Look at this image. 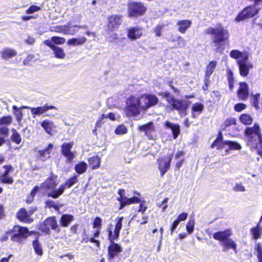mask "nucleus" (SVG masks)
<instances>
[{"label": "nucleus", "instance_id": "1", "mask_svg": "<svg viewBox=\"0 0 262 262\" xmlns=\"http://www.w3.org/2000/svg\"><path fill=\"white\" fill-rule=\"evenodd\" d=\"M158 101V97L153 94L132 96L126 99L124 113L128 117L139 119L142 114H144L149 108L156 105Z\"/></svg>", "mask_w": 262, "mask_h": 262}, {"label": "nucleus", "instance_id": "2", "mask_svg": "<svg viewBox=\"0 0 262 262\" xmlns=\"http://www.w3.org/2000/svg\"><path fill=\"white\" fill-rule=\"evenodd\" d=\"M245 133L247 145L257 149V154L262 157V135L259 126L256 123L253 127L246 128Z\"/></svg>", "mask_w": 262, "mask_h": 262}, {"label": "nucleus", "instance_id": "3", "mask_svg": "<svg viewBox=\"0 0 262 262\" xmlns=\"http://www.w3.org/2000/svg\"><path fill=\"white\" fill-rule=\"evenodd\" d=\"M205 32L206 34L212 35V41L215 44L216 51L219 52L220 51L221 43L227 40L229 37L228 30L221 25L214 28H208Z\"/></svg>", "mask_w": 262, "mask_h": 262}, {"label": "nucleus", "instance_id": "4", "mask_svg": "<svg viewBox=\"0 0 262 262\" xmlns=\"http://www.w3.org/2000/svg\"><path fill=\"white\" fill-rule=\"evenodd\" d=\"M128 16L138 17L143 15L147 11V8L141 2H131L127 4Z\"/></svg>", "mask_w": 262, "mask_h": 262}, {"label": "nucleus", "instance_id": "5", "mask_svg": "<svg viewBox=\"0 0 262 262\" xmlns=\"http://www.w3.org/2000/svg\"><path fill=\"white\" fill-rule=\"evenodd\" d=\"M85 28L83 26L61 25L51 26L50 30L52 32L62 33L64 35H74L79 29Z\"/></svg>", "mask_w": 262, "mask_h": 262}, {"label": "nucleus", "instance_id": "6", "mask_svg": "<svg viewBox=\"0 0 262 262\" xmlns=\"http://www.w3.org/2000/svg\"><path fill=\"white\" fill-rule=\"evenodd\" d=\"M77 182V177L75 176L69 180H67L64 184L60 186L59 188L57 190H54L52 192L48 194V196L52 197L54 199L58 198L61 195L64 189L68 187H71L73 185Z\"/></svg>", "mask_w": 262, "mask_h": 262}, {"label": "nucleus", "instance_id": "7", "mask_svg": "<svg viewBox=\"0 0 262 262\" xmlns=\"http://www.w3.org/2000/svg\"><path fill=\"white\" fill-rule=\"evenodd\" d=\"M172 157L173 153H171L157 160L158 169L160 171L161 177H163L170 169V162L172 159Z\"/></svg>", "mask_w": 262, "mask_h": 262}, {"label": "nucleus", "instance_id": "8", "mask_svg": "<svg viewBox=\"0 0 262 262\" xmlns=\"http://www.w3.org/2000/svg\"><path fill=\"white\" fill-rule=\"evenodd\" d=\"M57 228L58 224L55 217L47 218L39 227V229L46 234H51L50 229L56 230Z\"/></svg>", "mask_w": 262, "mask_h": 262}, {"label": "nucleus", "instance_id": "9", "mask_svg": "<svg viewBox=\"0 0 262 262\" xmlns=\"http://www.w3.org/2000/svg\"><path fill=\"white\" fill-rule=\"evenodd\" d=\"M190 103V102L188 100L177 99L171 109L177 110L180 116L183 117L187 115V111Z\"/></svg>", "mask_w": 262, "mask_h": 262}, {"label": "nucleus", "instance_id": "10", "mask_svg": "<svg viewBox=\"0 0 262 262\" xmlns=\"http://www.w3.org/2000/svg\"><path fill=\"white\" fill-rule=\"evenodd\" d=\"M257 5L255 4L254 6H249L246 8L241 13L236 17V20L241 21L243 19L251 18L255 16L257 13L258 9L256 7Z\"/></svg>", "mask_w": 262, "mask_h": 262}, {"label": "nucleus", "instance_id": "11", "mask_svg": "<svg viewBox=\"0 0 262 262\" xmlns=\"http://www.w3.org/2000/svg\"><path fill=\"white\" fill-rule=\"evenodd\" d=\"M21 108H29L34 118L36 116H41L45 114L46 112L49 110L54 109L56 111H57V108L55 106L52 105H48L47 104H46L42 106H39L36 107H30L23 106L21 107Z\"/></svg>", "mask_w": 262, "mask_h": 262}, {"label": "nucleus", "instance_id": "12", "mask_svg": "<svg viewBox=\"0 0 262 262\" xmlns=\"http://www.w3.org/2000/svg\"><path fill=\"white\" fill-rule=\"evenodd\" d=\"M237 63L241 75L244 77L248 75L249 69L252 68V65L248 61V56H245L244 59L238 60Z\"/></svg>", "mask_w": 262, "mask_h": 262}, {"label": "nucleus", "instance_id": "13", "mask_svg": "<svg viewBox=\"0 0 262 262\" xmlns=\"http://www.w3.org/2000/svg\"><path fill=\"white\" fill-rule=\"evenodd\" d=\"M58 184L57 176L51 174L40 185L41 189L53 190Z\"/></svg>", "mask_w": 262, "mask_h": 262}, {"label": "nucleus", "instance_id": "14", "mask_svg": "<svg viewBox=\"0 0 262 262\" xmlns=\"http://www.w3.org/2000/svg\"><path fill=\"white\" fill-rule=\"evenodd\" d=\"M142 34L143 28L138 26L129 27L127 29V36L132 41L139 39Z\"/></svg>", "mask_w": 262, "mask_h": 262}, {"label": "nucleus", "instance_id": "15", "mask_svg": "<svg viewBox=\"0 0 262 262\" xmlns=\"http://www.w3.org/2000/svg\"><path fill=\"white\" fill-rule=\"evenodd\" d=\"M122 16L112 15L108 18L107 28L110 31L117 29L122 23Z\"/></svg>", "mask_w": 262, "mask_h": 262}, {"label": "nucleus", "instance_id": "16", "mask_svg": "<svg viewBox=\"0 0 262 262\" xmlns=\"http://www.w3.org/2000/svg\"><path fill=\"white\" fill-rule=\"evenodd\" d=\"M123 217H118L116 219V224L114 233L111 229L107 228L108 232V239L111 242L117 239L119 236L120 231L122 228V222Z\"/></svg>", "mask_w": 262, "mask_h": 262}, {"label": "nucleus", "instance_id": "17", "mask_svg": "<svg viewBox=\"0 0 262 262\" xmlns=\"http://www.w3.org/2000/svg\"><path fill=\"white\" fill-rule=\"evenodd\" d=\"M5 171L0 175V181L2 183L12 184L13 182V178L9 175L10 171L12 169L11 165H5L4 167Z\"/></svg>", "mask_w": 262, "mask_h": 262}, {"label": "nucleus", "instance_id": "18", "mask_svg": "<svg viewBox=\"0 0 262 262\" xmlns=\"http://www.w3.org/2000/svg\"><path fill=\"white\" fill-rule=\"evenodd\" d=\"M73 144V142H72L70 143H64L61 146L62 153L69 162L72 161L75 157V154L71 151Z\"/></svg>", "mask_w": 262, "mask_h": 262}, {"label": "nucleus", "instance_id": "19", "mask_svg": "<svg viewBox=\"0 0 262 262\" xmlns=\"http://www.w3.org/2000/svg\"><path fill=\"white\" fill-rule=\"evenodd\" d=\"M43 43L46 46L50 47L53 51L55 57L59 59H63L66 54L63 50L60 47L55 46L54 44L51 43L49 40H45L43 41Z\"/></svg>", "mask_w": 262, "mask_h": 262}, {"label": "nucleus", "instance_id": "20", "mask_svg": "<svg viewBox=\"0 0 262 262\" xmlns=\"http://www.w3.org/2000/svg\"><path fill=\"white\" fill-rule=\"evenodd\" d=\"M248 85L244 82L239 83V88L238 90L237 96L239 99L245 100L248 97Z\"/></svg>", "mask_w": 262, "mask_h": 262}, {"label": "nucleus", "instance_id": "21", "mask_svg": "<svg viewBox=\"0 0 262 262\" xmlns=\"http://www.w3.org/2000/svg\"><path fill=\"white\" fill-rule=\"evenodd\" d=\"M192 24L191 20L188 19L179 20L177 22V26L179 32L184 34Z\"/></svg>", "mask_w": 262, "mask_h": 262}, {"label": "nucleus", "instance_id": "22", "mask_svg": "<svg viewBox=\"0 0 262 262\" xmlns=\"http://www.w3.org/2000/svg\"><path fill=\"white\" fill-rule=\"evenodd\" d=\"M112 243L108 248V256L110 258H114L122 251L121 247L118 244Z\"/></svg>", "mask_w": 262, "mask_h": 262}, {"label": "nucleus", "instance_id": "23", "mask_svg": "<svg viewBox=\"0 0 262 262\" xmlns=\"http://www.w3.org/2000/svg\"><path fill=\"white\" fill-rule=\"evenodd\" d=\"M232 235V231L230 229L225 231H219L213 234V237L219 241H225Z\"/></svg>", "mask_w": 262, "mask_h": 262}, {"label": "nucleus", "instance_id": "24", "mask_svg": "<svg viewBox=\"0 0 262 262\" xmlns=\"http://www.w3.org/2000/svg\"><path fill=\"white\" fill-rule=\"evenodd\" d=\"M17 218L26 223H30L33 219L30 217V214L24 208L21 209L17 214Z\"/></svg>", "mask_w": 262, "mask_h": 262}, {"label": "nucleus", "instance_id": "25", "mask_svg": "<svg viewBox=\"0 0 262 262\" xmlns=\"http://www.w3.org/2000/svg\"><path fill=\"white\" fill-rule=\"evenodd\" d=\"M118 200L120 202L121 206L120 209H122L125 205L138 203L140 199L136 196H134L131 198H127L125 196H121Z\"/></svg>", "mask_w": 262, "mask_h": 262}, {"label": "nucleus", "instance_id": "26", "mask_svg": "<svg viewBox=\"0 0 262 262\" xmlns=\"http://www.w3.org/2000/svg\"><path fill=\"white\" fill-rule=\"evenodd\" d=\"M204 109L203 104L199 102L194 103L191 107V114L193 118H196L200 115Z\"/></svg>", "mask_w": 262, "mask_h": 262}, {"label": "nucleus", "instance_id": "27", "mask_svg": "<svg viewBox=\"0 0 262 262\" xmlns=\"http://www.w3.org/2000/svg\"><path fill=\"white\" fill-rule=\"evenodd\" d=\"M2 58L5 60L15 57L17 55V52L13 49L4 48L1 52Z\"/></svg>", "mask_w": 262, "mask_h": 262}, {"label": "nucleus", "instance_id": "28", "mask_svg": "<svg viewBox=\"0 0 262 262\" xmlns=\"http://www.w3.org/2000/svg\"><path fill=\"white\" fill-rule=\"evenodd\" d=\"M164 125L166 128H169L171 130L173 138L176 139L180 132L179 125L177 124L170 123L168 121H166L164 123Z\"/></svg>", "mask_w": 262, "mask_h": 262}, {"label": "nucleus", "instance_id": "29", "mask_svg": "<svg viewBox=\"0 0 262 262\" xmlns=\"http://www.w3.org/2000/svg\"><path fill=\"white\" fill-rule=\"evenodd\" d=\"M41 126L47 134L50 135H52L53 129L55 128L54 123L47 120L43 121L41 123Z\"/></svg>", "mask_w": 262, "mask_h": 262}, {"label": "nucleus", "instance_id": "30", "mask_svg": "<svg viewBox=\"0 0 262 262\" xmlns=\"http://www.w3.org/2000/svg\"><path fill=\"white\" fill-rule=\"evenodd\" d=\"M86 41V38L84 37L73 38L67 41V44L69 46H78L84 44Z\"/></svg>", "mask_w": 262, "mask_h": 262}, {"label": "nucleus", "instance_id": "31", "mask_svg": "<svg viewBox=\"0 0 262 262\" xmlns=\"http://www.w3.org/2000/svg\"><path fill=\"white\" fill-rule=\"evenodd\" d=\"M13 232H17L23 238H27L30 234H31V233H29L27 228L20 227L18 225L15 226L14 227Z\"/></svg>", "mask_w": 262, "mask_h": 262}, {"label": "nucleus", "instance_id": "32", "mask_svg": "<svg viewBox=\"0 0 262 262\" xmlns=\"http://www.w3.org/2000/svg\"><path fill=\"white\" fill-rule=\"evenodd\" d=\"M250 232L254 239L260 238L262 235V227L258 223L256 226L251 228Z\"/></svg>", "mask_w": 262, "mask_h": 262}, {"label": "nucleus", "instance_id": "33", "mask_svg": "<svg viewBox=\"0 0 262 262\" xmlns=\"http://www.w3.org/2000/svg\"><path fill=\"white\" fill-rule=\"evenodd\" d=\"M53 147V145L50 143L45 149L41 150L38 151L40 158L42 160H46L47 159L50 158Z\"/></svg>", "mask_w": 262, "mask_h": 262}, {"label": "nucleus", "instance_id": "34", "mask_svg": "<svg viewBox=\"0 0 262 262\" xmlns=\"http://www.w3.org/2000/svg\"><path fill=\"white\" fill-rule=\"evenodd\" d=\"M223 246L225 251H228L229 249H233L236 252V245L231 239H227L223 243Z\"/></svg>", "mask_w": 262, "mask_h": 262}, {"label": "nucleus", "instance_id": "35", "mask_svg": "<svg viewBox=\"0 0 262 262\" xmlns=\"http://www.w3.org/2000/svg\"><path fill=\"white\" fill-rule=\"evenodd\" d=\"M139 129L140 131L144 132L146 135H148L155 130V127L153 123L149 122L146 124L140 126Z\"/></svg>", "mask_w": 262, "mask_h": 262}, {"label": "nucleus", "instance_id": "36", "mask_svg": "<svg viewBox=\"0 0 262 262\" xmlns=\"http://www.w3.org/2000/svg\"><path fill=\"white\" fill-rule=\"evenodd\" d=\"M74 216L72 215L63 214L61 216L60 223L62 226L68 227L70 223L73 221Z\"/></svg>", "mask_w": 262, "mask_h": 262}, {"label": "nucleus", "instance_id": "37", "mask_svg": "<svg viewBox=\"0 0 262 262\" xmlns=\"http://www.w3.org/2000/svg\"><path fill=\"white\" fill-rule=\"evenodd\" d=\"M87 168V164L84 162H81L75 165L74 169L77 173L81 174L86 171Z\"/></svg>", "mask_w": 262, "mask_h": 262}, {"label": "nucleus", "instance_id": "38", "mask_svg": "<svg viewBox=\"0 0 262 262\" xmlns=\"http://www.w3.org/2000/svg\"><path fill=\"white\" fill-rule=\"evenodd\" d=\"M89 162L93 169H96L100 166V158L97 156H94L89 159Z\"/></svg>", "mask_w": 262, "mask_h": 262}, {"label": "nucleus", "instance_id": "39", "mask_svg": "<svg viewBox=\"0 0 262 262\" xmlns=\"http://www.w3.org/2000/svg\"><path fill=\"white\" fill-rule=\"evenodd\" d=\"M32 246L33 247L35 253L41 256L43 254L42 248L40 244V243L38 242L37 239L34 240L32 242Z\"/></svg>", "mask_w": 262, "mask_h": 262}, {"label": "nucleus", "instance_id": "40", "mask_svg": "<svg viewBox=\"0 0 262 262\" xmlns=\"http://www.w3.org/2000/svg\"><path fill=\"white\" fill-rule=\"evenodd\" d=\"M160 95L163 98H165L171 107L177 100V99L174 98L173 96L168 92H163Z\"/></svg>", "mask_w": 262, "mask_h": 262}, {"label": "nucleus", "instance_id": "41", "mask_svg": "<svg viewBox=\"0 0 262 262\" xmlns=\"http://www.w3.org/2000/svg\"><path fill=\"white\" fill-rule=\"evenodd\" d=\"M216 63L217 62L215 61H211L209 62L206 67V77H209L212 74L215 69Z\"/></svg>", "mask_w": 262, "mask_h": 262}, {"label": "nucleus", "instance_id": "42", "mask_svg": "<svg viewBox=\"0 0 262 262\" xmlns=\"http://www.w3.org/2000/svg\"><path fill=\"white\" fill-rule=\"evenodd\" d=\"M230 56L234 59H244V56H248L246 53H242L241 51L236 50H232L230 53Z\"/></svg>", "mask_w": 262, "mask_h": 262}, {"label": "nucleus", "instance_id": "43", "mask_svg": "<svg viewBox=\"0 0 262 262\" xmlns=\"http://www.w3.org/2000/svg\"><path fill=\"white\" fill-rule=\"evenodd\" d=\"M241 122L245 125L251 124L253 121L252 118L248 114H242L239 117Z\"/></svg>", "mask_w": 262, "mask_h": 262}, {"label": "nucleus", "instance_id": "44", "mask_svg": "<svg viewBox=\"0 0 262 262\" xmlns=\"http://www.w3.org/2000/svg\"><path fill=\"white\" fill-rule=\"evenodd\" d=\"M12 134L11 137V140L17 144H19L21 141V138L17 132L14 128L11 130Z\"/></svg>", "mask_w": 262, "mask_h": 262}, {"label": "nucleus", "instance_id": "45", "mask_svg": "<svg viewBox=\"0 0 262 262\" xmlns=\"http://www.w3.org/2000/svg\"><path fill=\"white\" fill-rule=\"evenodd\" d=\"M195 220L193 218L190 219L186 225V230L188 234H191L194 230Z\"/></svg>", "mask_w": 262, "mask_h": 262}, {"label": "nucleus", "instance_id": "46", "mask_svg": "<svg viewBox=\"0 0 262 262\" xmlns=\"http://www.w3.org/2000/svg\"><path fill=\"white\" fill-rule=\"evenodd\" d=\"M48 40L51 43L55 45H63L66 41V39L64 38L58 36L52 37L50 40Z\"/></svg>", "mask_w": 262, "mask_h": 262}, {"label": "nucleus", "instance_id": "47", "mask_svg": "<svg viewBox=\"0 0 262 262\" xmlns=\"http://www.w3.org/2000/svg\"><path fill=\"white\" fill-rule=\"evenodd\" d=\"M104 118H108L112 120H114L115 119V115L114 113H111L105 115L102 114L99 119V120L96 123V126L98 127H99L101 125L100 122Z\"/></svg>", "mask_w": 262, "mask_h": 262}, {"label": "nucleus", "instance_id": "48", "mask_svg": "<svg viewBox=\"0 0 262 262\" xmlns=\"http://www.w3.org/2000/svg\"><path fill=\"white\" fill-rule=\"evenodd\" d=\"M223 143L224 144H226V145H229L231 149L238 150V149H240L241 148V146L240 145V144L235 142L227 141L224 142V143Z\"/></svg>", "mask_w": 262, "mask_h": 262}, {"label": "nucleus", "instance_id": "49", "mask_svg": "<svg viewBox=\"0 0 262 262\" xmlns=\"http://www.w3.org/2000/svg\"><path fill=\"white\" fill-rule=\"evenodd\" d=\"M177 43L173 46L174 48H184L186 45L185 40L181 36L177 37Z\"/></svg>", "mask_w": 262, "mask_h": 262}, {"label": "nucleus", "instance_id": "50", "mask_svg": "<svg viewBox=\"0 0 262 262\" xmlns=\"http://www.w3.org/2000/svg\"><path fill=\"white\" fill-rule=\"evenodd\" d=\"M12 122V118L10 116H5L0 118V125H9Z\"/></svg>", "mask_w": 262, "mask_h": 262}, {"label": "nucleus", "instance_id": "51", "mask_svg": "<svg viewBox=\"0 0 262 262\" xmlns=\"http://www.w3.org/2000/svg\"><path fill=\"white\" fill-rule=\"evenodd\" d=\"M127 129L123 125H119L115 129V133L117 135H123L127 133Z\"/></svg>", "mask_w": 262, "mask_h": 262}, {"label": "nucleus", "instance_id": "52", "mask_svg": "<svg viewBox=\"0 0 262 262\" xmlns=\"http://www.w3.org/2000/svg\"><path fill=\"white\" fill-rule=\"evenodd\" d=\"M233 189L236 192H245L246 191L245 186L241 183H236Z\"/></svg>", "mask_w": 262, "mask_h": 262}, {"label": "nucleus", "instance_id": "53", "mask_svg": "<svg viewBox=\"0 0 262 262\" xmlns=\"http://www.w3.org/2000/svg\"><path fill=\"white\" fill-rule=\"evenodd\" d=\"M260 97V94L256 93L255 95H252V100L254 106L256 108V109H259V98Z\"/></svg>", "mask_w": 262, "mask_h": 262}, {"label": "nucleus", "instance_id": "54", "mask_svg": "<svg viewBox=\"0 0 262 262\" xmlns=\"http://www.w3.org/2000/svg\"><path fill=\"white\" fill-rule=\"evenodd\" d=\"M164 27V25H158L154 30V32L155 33L156 36L160 37L162 36V32Z\"/></svg>", "mask_w": 262, "mask_h": 262}, {"label": "nucleus", "instance_id": "55", "mask_svg": "<svg viewBox=\"0 0 262 262\" xmlns=\"http://www.w3.org/2000/svg\"><path fill=\"white\" fill-rule=\"evenodd\" d=\"M41 8L39 6L32 5L26 10V12L27 14L33 13L35 12L38 11Z\"/></svg>", "mask_w": 262, "mask_h": 262}, {"label": "nucleus", "instance_id": "56", "mask_svg": "<svg viewBox=\"0 0 262 262\" xmlns=\"http://www.w3.org/2000/svg\"><path fill=\"white\" fill-rule=\"evenodd\" d=\"M102 220L99 217H96L93 223V228L100 229Z\"/></svg>", "mask_w": 262, "mask_h": 262}, {"label": "nucleus", "instance_id": "57", "mask_svg": "<svg viewBox=\"0 0 262 262\" xmlns=\"http://www.w3.org/2000/svg\"><path fill=\"white\" fill-rule=\"evenodd\" d=\"M246 107V104L244 103H238L234 105V110L235 111L239 112L245 109Z\"/></svg>", "mask_w": 262, "mask_h": 262}, {"label": "nucleus", "instance_id": "58", "mask_svg": "<svg viewBox=\"0 0 262 262\" xmlns=\"http://www.w3.org/2000/svg\"><path fill=\"white\" fill-rule=\"evenodd\" d=\"M9 135V129L7 127H0V136H3L4 137H7Z\"/></svg>", "mask_w": 262, "mask_h": 262}, {"label": "nucleus", "instance_id": "59", "mask_svg": "<svg viewBox=\"0 0 262 262\" xmlns=\"http://www.w3.org/2000/svg\"><path fill=\"white\" fill-rule=\"evenodd\" d=\"M236 124V120L234 118H230L227 119L225 121V125L226 127H228L231 125H235Z\"/></svg>", "mask_w": 262, "mask_h": 262}, {"label": "nucleus", "instance_id": "60", "mask_svg": "<svg viewBox=\"0 0 262 262\" xmlns=\"http://www.w3.org/2000/svg\"><path fill=\"white\" fill-rule=\"evenodd\" d=\"M187 216L188 214L187 213L183 212L178 216L177 219L180 222L185 221L187 219Z\"/></svg>", "mask_w": 262, "mask_h": 262}, {"label": "nucleus", "instance_id": "61", "mask_svg": "<svg viewBox=\"0 0 262 262\" xmlns=\"http://www.w3.org/2000/svg\"><path fill=\"white\" fill-rule=\"evenodd\" d=\"M179 223H180V222L177 219H176V220H174L173 222V223L171 225V226L170 227V231H171V234H172V233L173 232L174 230L177 228V227H178Z\"/></svg>", "mask_w": 262, "mask_h": 262}, {"label": "nucleus", "instance_id": "62", "mask_svg": "<svg viewBox=\"0 0 262 262\" xmlns=\"http://www.w3.org/2000/svg\"><path fill=\"white\" fill-rule=\"evenodd\" d=\"M39 188H40V187H39L38 186H35L34 187L33 189L32 190V191H31V192L30 193V195H31L32 199V198L34 199V197L35 196V195L36 194L37 192L39 190Z\"/></svg>", "mask_w": 262, "mask_h": 262}, {"label": "nucleus", "instance_id": "63", "mask_svg": "<svg viewBox=\"0 0 262 262\" xmlns=\"http://www.w3.org/2000/svg\"><path fill=\"white\" fill-rule=\"evenodd\" d=\"M21 236L19 235L17 232H15V233L11 237V239L14 242H19L20 240Z\"/></svg>", "mask_w": 262, "mask_h": 262}, {"label": "nucleus", "instance_id": "64", "mask_svg": "<svg viewBox=\"0 0 262 262\" xmlns=\"http://www.w3.org/2000/svg\"><path fill=\"white\" fill-rule=\"evenodd\" d=\"M255 249L256 250L257 254L262 253V246L260 243L256 244Z\"/></svg>", "mask_w": 262, "mask_h": 262}]
</instances>
